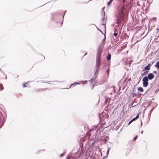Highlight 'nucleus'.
<instances>
[{
    "mask_svg": "<svg viewBox=\"0 0 159 159\" xmlns=\"http://www.w3.org/2000/svg\"><path fill=\"white\" fill-rule=\"evenodd\" d=\"M104 45V43L103 40L101 44L99 46L97 52V58L96 61V72H96L98 71L100 66V56L102 52V48L103 47Z\"/></svg>",
    "mask_w": 159,
    "mask_h": 159,
    "instance_id": "f257e3e1",
    "label": "nucleus"
},
{
    "mask_svg": "<svg viewBox=\"0 0 159 159\" xmlns=\"http://www.w3.org/2000/svg\"><path fill=\"white\" fill-rule=\"evenodd\" d=\"M125 9V7L123 6L121 8L118 9V14L117 16L118 18L117 20L118 24H120L121 23V18L123 16V11Z\"/></svg>",
    "mask_w": 159,
    "mask_h": 159,
    "instance_id": "f03ea898",
    "label": "nucleus"
},
{
    "mask_svg": "<svg viewBox=\"0 0 159 159\" xmlns=\"http://www.w3.org/2000/svg\"><path fill=\"white\" fill-rule=\"evenodd\" d=\"M143 85L144 87H147L148 85V79L147 76L144 77L143 79Z\"/></svg>",
    "mask_w": 159,
    "mask_h": 159,
    "instance_id": "7ed1b4c3",
    "label": "nucleus"
},
{
    "mask_svg": "<svg viewBox=\"0 0 159 159\" xmlns=\"http://www.w3.org/2000/svg\"><path fill=\"white\" fill-rule=\"evenodd\" d=\"M154 75L152 73H149L148 75V78L149 80H151L154 78Z\"/></svg>",
    "mask_w": 159,
    "mask_h": 159,
    "instance_id": "20e7f679",
    "label": "nucleus"
},
{
    "mask_svg": "<svg viewBox=\"0 0 159 159\" xmlns=\"http://www.w3.org/2000/svg\"><path fill=\"white\" fill-rule=\"evenodd\" d=\"M155 67H156L157 69H159V61L156 62V64L155 65Z\"/></svg>",
    "mask_w": 159,
    "mask_h": 159,
    "instance_id": "39448f33",
    "label": "nucleus"
},
{
    "mask_svg": "<svg viewBox=\"0 0 159 159\" xmlns=\"http://www.w3.org/2000/svg\"><path fill=\"white\" fill-rule=\"evenodd\" d=\"M111 58V55L110 54H109L107 57V59L108 61H110Z\"/></svg>",
    "mask_w": 159,
    "mask_h": 159,
    "instance_id": "423d86ee",
    "label": "nucleus"
},
{
    "mask_svg": "<svg viewBox=\"0 0 159 159\" xmlns=\"http://www.w3.org/2000/svg\"><path fill=\"white\" fill-rule=\"evenodd\" d=\"M138 90L139 91L142 92L143 91V89L142 87H139L138 88Z\"/></svg>",
    "mask_w": 159,
    "mask_h": 159,
    "instance_id": "0eeeda50",
    "label": "nucleus"
},
{
    "mask_svg": "<svg viewBox=\"0 0 159 159\" xmlns=\"http://www.w3.org/2000/svg\"><path fill=\"white\" fill-rule=\"evenodd\" d=\"M150 69V67L148 66H147L144 67V70H148Z\"/></svg>",
    "mask_w": 159,
    "mask_h": 159,
    "instance_id": "6e6552de",
    "label": "nucleus"
},
{
    "mask_svg": "<svg viewBox=\"0 0 159 159\" xmlns=\"http://www.w3.org/2000/svg\"><path fill=\"white\" fill-rule=\"evenodd\" d=\"M110 149V148H109L107 149V156L106 157H106L108 155V154H109V150Z\"/></svg>",
    "mask_w": 159,
    "mask_h": 159,
    "instance_id": "1a4fd4ad",
    "label": "nucleus"
},
{
    "mask_svg": "<svg viewBox=\"0 0 159 159\" xmlns=\"http://www.w3.org/2000/svg\"><path fill=\"white\" fill-rule=\"evenodd\" d=\"M28 83H26L25 84H23V87H29V86L28 85H27Z\"/></svg>",
    "mask_w": 159,
    "mask_h": 159,
    "instance_id": "9d476101",
    "label": "nucleus"
},
{
    "mask_svg": "<svg viewBox=\"0 0 159 159\" xmlns=\"http://www.w3.org/2000/svg\"><path fill=\"white\" fill-rule=\"evenodd\" d=\"M112 0H110V1L107 2V4L108 6H109L111 4V2Z\"/></svg>",
    "mask_w": 159,
    "mask_h": 159,
    "instance_id": "9b49d317",
    "label": "nucleus"
},
{
    "mask_svg": "<svg viewBox=\"0 0 159 159\" xmlns=\"http://www.w3.org/2000/svg\"><path fill=\"white\" fill-rule=\"evenodd\" d=\"M105 12H103V11L102 12V15L103 17V18H102V20H104V16H105Z\"/></svg>",
    "mask_w": 159,
    "mask_h": 159,
    "instance_id": "f8f14e48",
    "label": "nucleus"
},
{
    "mask_svg": "<svg viewBox=\"0 0 159 159\" xmlns=\"http://www.w3.org/2000/svg\"><path fill=\"white\" fill-rule=\"evenodd\" d=\"M0 87L1 90H3V88L2 87V85L1 84H0Z\"/></svg>",
    "mask_w": 159,
    "mask_h": 159,
    "instance_id": "ddd939ff",
    "label": "nucleus"
},
{
    "mask_svg": "<svg viewBox=\"0 0 159 159\" xmlns=\"http://www.w3.org/2000/svg\"><path fill=\"white\" fill-rule=\"evenodd\" d=\"M114 36L115 37H116L117 35V33H114Z\"/></svg>",
    "mask_w": 159,
    "mask_h": 159,
    "instance_id": "4468645a",
    "label": "nucleus"
},
{
    "mask_svg": "<svg viewBox=\"0 0 159 159\" xmlns=\"http://www.w3.org/2000/svg\"><path fill=\"white\" fill-rule=\"evenodd\" d=\"M124 2H127L128 3L129 2V0H124Z\"/></svg>",
    "mask_w": 159,
    "mask_h": 159,
    "instance_id": "2eb2a0df",
    "label": "nucleus"
},
{
    "mask_svg": "<svg viewBox=\"0 0 159 159\" xmlns=\"http://www.w3.org/2000/svg\"><path fill=\"white\" fill-rule=\"evenodd\" d=\"M139 114H138V115L136 116V117L135 118H136V119H137L138 118H139Z\"/></svg>",
    "mask_w": 159,
    "mask_h": 159,
    "instance_id": "dca6fc26",
    "label": "nucleus"
},
{
    "mask_svg": "<svg viewBox=\"0 0 159 159\" xmlns=\"http://www.w3.org/2000/svg\"><path fill=\"white\" fill-rule=\"evenodd\" d=\"M137 137H138V136H136L135 137H134V140H135L137 138Z\"/></svg>",
    "mask_w": 159,
    "mask_h": 159,
    "instance_id": "f3484780",
    "label": "nucleus"
},
{
    "mask_svg": "<svg viewBox=\"0 0 159 159\" xmlns=\"http://www.w3.org/2000/svg\"><path fill=\"white\" fill-rule=\"evenodd\" d=\"M157 33H159V29L158 28H157Z\"/></svg>",
    "mask_w": 159,
    "mask_h": 159,
    "instance_id": "a211bd4d",
    "label": "nucleus"
},
{
    "mask_svg": "<svg viewBox=\"0 0 159 159\" xmlns=\"http://www.w3.org/2000/svg\"><path fill=\"white\" fill-rule=\"evenodd\" d=\"M154 74H157V71H154L153 72Z\"/></svg>",
    "mask_w": 159,
    "mask_h": 159,
    "instance_id": "6ab92c4d",
    "label": "nucleus"
},
{
    "mask_svg": "<svg viewBox=\"0 0 159 159\" xmlns=\"http://www.w3.org/2000/svg\"><path fill=\"white\" fill-rule=\"evenodd\" d=\"M135 119H136L135 118H133L132 120H131L133 121H134V120H135Z\"/></svg>",
    "mask_w": 159,
    "mask_h": 159,
    "instance_id": "aec40b11",
    "label": "nucleus"
},
{
    "mask_svg": "<svg viewBox=\"0 0 159 159\" xmlns=\"http://www.w3.org/2000/svg\"><path fill=\"white\" fill-rule=\"evenodd\" d=\"M132 122V121L131 120H130V121L129 122V123H128V125H129V124H130V123H131Z\"/></svg>",
    "mask_w": 159,
    "mask_h": 159,
    "instance_id": "412c9836",
    "label": "nucleus"
},
{
    "mask_svg": "<svg viewBox=\"0 0 159 159\" xmlns=\"http://www.w3.org/2000/svg\"><path fill=\"white\" fill-rule=\"evenodd\" d=\"M151 65V64H149L147 66H148V67H150Z\"/></svg>",
    "mask_w": 159,
    "mask_h": 159,
    "instance_id": "4be33fe9",
    "label": "nucleus"
},
{
    "mask_svg": "<svg viewBox=\"0 0 159 159\" xmlns=\"http://www.w3.org/2000/svg\"><path fill=\"white\" fill-rule=\"evenodd\" d=\"M63 156V154H61V155L60 156H61H61Z\"/></svg>",
    "mask_w": 159,
    "mask_h": 159,
    "instance_id": "5701e85b",
    "label": "nucleus"
},
{
    "mask_svg": "<svg viewBox=\"0 0 159 159\" xmlns=\"http://www.w3.org/2000/svg\"><path fill=\"white\" fill-rule=\"evenodd\" d=\"M109 70H107V72L108 73L109 72Z\"/></svg>",
    "mask_w": 159,
    "mask_h": 159,
    "instance_id": "b1692460",
    "label": "nucleus"
},
{
    "mask_svg": "<svg viewBox=\"0 0 159 159\" xmlns=\"http://www.w3.org/2000/svg\"><path fill=\"white\" fill-rule=\"evenodd\" d=\"M143 133V131H142L141 132V134H142Z\"/></svg>",
    "mask_w": 159,
    "mask_h": 159,
    "instance_id": "393cba45",
    "label": "nucleus"
},
{
    "mask_svg": "<svg viewBox=\"0 0 159 159\" xmlns=\"http://www.w3.org/2000/svg\"><path fill=\"white\" fill-rule=\"evenodd\" d=\"M73 84H71V85L70 86V87H69V88L70 87H71V86L72 85H73Z\"/></svg>",
    "mask_w": 159,
    "mask_h": 159,
    "instance_id": "a878e982",
    "label": "nucleus"
},
{
    "mask_svg": "<svg viewBox=\"0 0 159 159\" xmlns=\"http://www.w3.org/2000/svg\"><path fill=\"white\" fill-rule=\"evenodd\" d=\"M75 84H79L80 83H75Z\"/></svg>",
    "mask_w": 159,
    "mask_h": 159,
    "instance_id": "bb28decb",
    "label": "nucleus"
},
{
    "mask_svg": "<svg viewBox=\"0 0 159 159\" xmlns=\"http://www.w3.org/2000/svg\"><path fill=\"white\" fill-rule=\"evenodd\" d=\"M102 25H104V26H105V25L104 24V23L102 24Z\"/></svg>",
    "mask_w": 159,
    "mask_h": 159,
    "instance_id": "cd10ccee",
    "label": "nucleus"
},
{
    "mask_svg": "<svg viewBox=\"0 0 159 159\" xmlns=\"http://www.w3.org/2000/svg\"><path fill=\"white\" fill-rule=\"evenodd\" d=\"M104 8H105V7H103V8H102V10H103V9H104Z\"/></svg>",
    "mask_w": 159,
    "mask_h": 159,
    "instance_id": "c85d7f7f",
    "label": "nucleus"
},
{
    "mask_svg": "<svg viewBox=\"0 0 159 159\" xmlns=\"http://www.w3.org/2000/svg\"><path fill=\"white\" fill-rule=\"evenodd\" d=\"M82 82H83V84H84V81H83Z\"/></svg>",
    "mask_w": 159,
    "mask_h": 159,
    "instance_id": "c756f323",
    "label": "nucleus"
},
{
    "mask_svg": "<svg viewBox=\"0 0 159 159\" xmlns=\"http://www.w3.org/2000/svg\"><path fill=\"white\" fill-rule=\"evenodd\" d=\"M67 159H69V157H68L67 158Z\"/></svg>",
    "mask_w": 159,
    "mask_h": 159,
    "instance_id": "7c9ffc66",
    "label": "nucleus"
},
{
    "mask_svg": "<svg viewBox=\"0 0 159 159\" xmlns=\"http://www.w3.org/2000/svg\"><path fill=\"white\" fill-rule=\"evenodd\" d=\"M131 1H132V0H130V2H131Z\"/></svg>",
    "mask_w": 159,
    "mask_h": 159,
    "instance_id": "2f4dec72",
    "label": "nucleus"
},
{
    "mask_svg": "<svg viewBox=\"0 0 159 159\" xmlns=\"http://www.w3.org/2000/svg\"><path fill=\"white\" fill-rule=\"evenodd\" d=\"M104 158H105V157H104L103 159H104Z\"/></svg>",
    "mask_w": 159,
    "mask_h": 159,
    "instance_id": "473e14b6",
    "label": "nucleus"
},
{
    "mask_svg": "<svg viewBox=\"0 0 159 159\" xmlns=\"http://www.w3.org/2000/svg\"><path fill=\"white\" fill-rule=\"evenodd\" d=\"M152 110H151V111H152Z\"/></svg>",
    "mask_w": 159,
    "mask_h": 159,
    "instance_id": "72a5a7b5",
    "label": "nucleus"
},
{
    "mask_svg": "<svg viewBox=\"0 0 159 159\" xmlns=\"http://www.w3.org/2000/svg\"><path fill=\"white\" fill-rule=\"evenodd\" d=\"M130 65V62H129V65Z\"/></svg>",
    "mask_w": 159,
    "mask_h": 159,
    "instance_id": "f704fd0d",
    "label": "nucleus"
},
{
    "mask_svg": "<svg viewBox=\"0 0 159 159\" xmlns=\"http://www.w3.org/2000/svg\"><path fill=\"white\" fill-rule=\"evenodd\" d=\"M87 81H85V82H86Z\"/></svg>",
    "mask_w": 159,
    "mask_h": 159,
    "instance_id": "c9c22d12",
    "label": "nucleus"
}]
</instances>
